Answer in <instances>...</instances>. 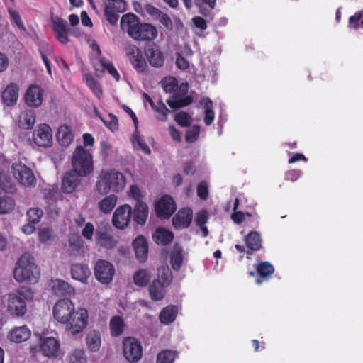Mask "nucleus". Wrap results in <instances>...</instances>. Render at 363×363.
<instances>
[{"label": "nucleus", "mask_w": 363, "mask_h": 363, "mask_svg": "<svg viewBox=\"0 0 363 363\" xmlns=\"http://www.w3.org/2000/svg\"><path fill=\"white\" fill-rule=\"evenodd\" d=\"M52 313L57 321L68 324V330L73 335L82 332L87 325L86 309L81 308L75 311L74 305L69 298L60 299L55 304Z\"/></svg>", "instance_id": "1"}, {"label": "nucleus", "mask_w": 363, "mask_h": 363, "mask_svg": "<svg viewBox=\"0 0 363 363\" xmlns=\"http://www.w3.org/2000/svg\"><path fill=\"white\" fill-rule=\"evenodd\" d=\"M121 27L130 38L138 41H152L158 34L155 26L148 23H141L139 18L132 13L122 16Z\"/></svg>", "instance_id": "2"}, {"label": "nucleus", "mask_w": 363, "mask_h": 363, "mask_svg": "<svg viewBox=\"0 0 363 363\" xmlns=\"http://www.w3.org/2000/svg\"><path fill=\"white\" fill-rule=\"evenodd\" d=\"M13 273L15 280L19 283L37 282L40 277V270L34 257L28 252L23 254L17 260Z\"/></svg>", "instance_id": "3"}, {"label": "nucleus", "mask_w": 363, "mask_h": 363, "mask_svg": "<svg viewBox=\"0 0 363 363\" xmlns=\"http://www.w3.org/2000/svg\"><path fill=\"white\" fill-rule=\"evenodd\" d=\"M125 184L126 179L123 174L115 169H111L101 172L96 188L100 194L104 195L111 191L116 193L121 191Z\"/></svg>", "instance_id": "4"}, {"label": "nucleus", "mask_w": 363, "mask_h": 363, "mask_svg": "<svg viewBox=\"0 0 363 363\" xmlns=\"http://www.w3.org/2000/svg\"><path fill=\"white\" fill-rule=\"evenodd\" d=\"M72 171L81 177H86L94 170V161L91 154L84 147L77 146L72 157Z\"/></svg>", "instance_id": "5"}, {"label": "nucleus", "mask_w": 363, "mask_h": 363, "mask_svg": "<svg viewBox=\"0 0 363 363\" xmlns=\"http://www.w3.org/2000/svg\"><path fill=\"white\" fill-rule=\"evenodd\" d=\"M123 353L128 362H138L143 356V347L140 342L133 337L124 338L123 341Z\"/></svg>", "instance_id": "6"}, {"label": "nucleus", "mask_w": 363, "mask_h": 363, "mask_svg": "<svg viewBox=\"0 0 363 363\" xmlns=\"http://www.w3.org/2000/svg\"><path fill=\"white\" fill-rule=\"evenodd\" d=\"M12 172L14 177L22 185L30 187L36 184V178L32 169L26 164L13 163L12 164Z\"/></svg>", "instance_id": "7"}, {"label": "nucleus", "mask_w": 363, "mask_h": 363, "mask_svg": "<svg viewBox=\"0 0 363 363\" xmlns=\"http://www.w3.org/2000/svg\"><path fill=\"white\" fill-rule=\"evenodd\" d=\"M94 274L100 283L109 284L113 279L115 268L111 262L104 259H99L94 266Z\"/></svg>", "instance_id": "8"}, {"label": "nucleus", "mask_w": 363, "mask_h": 363, "mask_svg": "<svg viewBox=\"0 0 363 363\" xmlns=\"http://www.w3.org/2000/svg\"><path fill=\"white\" fill-rule=\"evenodd\" d=\"M32 140L38 147H48L52 143V131L51 128L45 123L38 125L33 133Z\"/></svg>", "instance_id": "9"}, {"label": "nucleus", "mask_w": 363, "mask_h": 363, "mask_svg": "<svg viewBox=\"0 0 363 363\" xmlns=\"http://www.w3.org/2000/svg\"><path fill=\"white\" fill-rule=\"evenodd\" d=\"M132 216V208L128 204L118 206L112 216L113 225L120 230L128 227Z\"/></svg>", "instance_id": "10"}, {"label": "nucleus", "mask_w": 363, "mask_h": 363, "mask_svg": "<svg viewBox=\"0 0 363 363\" xmlns=\"http://www.w3.org/2000/svg\"><path fill=\"white\" fill-rule=\"evenodd\" d=\"M144 53L149 64L155 68L163 67L165 56L160 47L155 43L145 47Z\"/></svg>", "instance_id": "11"}, {"label": "nucleus", "mask_w": 363, "mask_h": 363, "mask_svg": "<svg viewBox=\"0 0 363 363\" xmlns=\"http://www.w3.org/2000/svg\"><path fill=\"white\" fill-rule=\"evenodd\" d=\"M176 204L169 195L163 196L155 205L157 216L162 218H169L175 211Z\"/></svg>", "instance_id": "12"}, {"label": "nucleus", "mask_w": 363, "mask_h": 363, "mask_svg": "<svg viewBox=\"0 0 363 363\" xmlns=\"http://www.w3.org/2000/svg\"><path fill=\"white\" fill-rule=\"evenodd\" d=\"M93 65L96 75L100 76L103 72L107 71L116 81H119L121 77L120 74L113 64L104 57H99L94 60Z\"/></svg>", "instance_id": "13"}, {"label": "nucleus", "mask_w": 363, "mask_h": 363, "mask_svg": "<svg viewBox=\"0 0 363 363\" xmlns=\"http://www.w3.org/2000/svg\"><path fill=\"white\" fill-rule=\"evenodd\" d=\"M128 57L138 72H143L147 67L146 60L142 51L135 45H130L127 52Z\"/></svg>", "instance_id": "14"}, {"label": "nucleus", "mask_w": 363, "mask_h": 363, "mask_svg": "<svg viewBox=\"0 0 363 363\" xmlns=\"http://www.w3.org/2000/svg\"><path fill=\"white\" fill-rule=\"evenodd\" d=\"M43 90L40 86L32 84L25 94L26 104L33 108H38L43 103Z\"/></svg>", "instance_id": "15"}, {"label": "nucleus", "mask_w": 363, "mask_h": 363, "mask_svg": "<svg viewBox=\"0 0 363 363\" xmlns=\"http://www.w3.org/2000/svg\"><path fill=\"white\" fill-rule=\"evenodd\" d=\"M81 176L74 171H67L61 183V190L63 193L71 194L75 191L81 182Z\"/></svg>", "instance_id": "16"}, {"label": "nucleus", "mask_w": 363, "mask_h": 363, "mask_svg": "<svg viewBox=\"0 0 363 363\" xmlns=\"http://www.w3.org/2000/svg\"><path fill=\"white\" fill-rule=\"evenodd\" d=\"M192 218L191 209L182 208L172 218V225L175 229L187 228L191 223Z\"/></svg>", "instance_id": "17"}, {"label": "nucleus", "mask_w": 363, "mask_h": 363, "mask_svg": "<svg viewBox=\"0 0 363 363\" xmlns=\"http://www.w3.org/2000/svg\"><path fill=\"white\" fill-rule=\"evenodd\" d=\"M51 26L57 39L61 43L66 44L69 42L67 21L56 16L51 19Z\"/></svg>", "instance_id": "18"}, {"label": "nucleus", "mask_w": 363, "mask_h": 363, "mask_svg": "<svg viewBox=\"0 0 363 363\" xmlns=\"http://www.w3.org/2000/svg\"><path fill=\"white\" fill-rule=\"evenodd\" d=\"M40 348L43 355L48 357H57L59 355L60 342L52 337L41 339Z\"/></svg>", "instance_id": "19"}, {"label": "nucleus", "mask_w": 363, "mask_h": 363, "mask_svg": "<svg viewBox=\"0 0 363 363\" xmlns=\"http://www.w3.org/2000/svg\"><path fill=\"white\" fill-rule=\"evenodd\" d=\"M135 257L140 262H145L148 256V242L143 235L137 236L133 241Z\"/></svg>", "instance_id": "20"}, {"label": "nucleus", "mask_w": 363, "mask_h": 363, "mask_svg": "<svg viewBox=\"0 0 363 363\" xmlns=\"http://www.w3.org/2000/svg\"><path fill=\"white\" fill-rule=\"evenodd\" d=\"M19 87L14 82L9 83L1 93V100L4 105L13 106L16 104L18 98Z\"/></svg>", "instance_id": "21"}, {"label": "nucleus", "mask_w": 363, "mask_h": 363, "mask_svg": "<svg viewBox=\"0 0 363 363\" xmlns=\"http://www.w3.org/2000/svg\"><path fill=\"white\" fill-rule=\"evenodd\" d=\"M8 311L11 314L22 316L27 311L26 303L21 297L10 295L8 300Z\"/></svg>", "instance_id": "22"}, {"label": "nucleus", "mask_w": 363, "mask_h": 363, "mask_svg": "<svg viewBox=\"0 0 363 363\" xmlns=\"http://www.w3.org/2000/svg\"><path fill=\"white\" fill-rule=\"evenodd\" d=\"M166 102L171 108L176 111L190 105L193 102V96L191 95L184 96L177 92L169 96Z\"/></svg>", "instance_id": "23"}, {"label": "nucleus", "mask_w": 363, "mask_h": 363, "mask_svg": "<svg viewBox=\"0 0 363 363\" xmlns=\"http://www.w3.org/2000/svg\"><path fill=\"white\" fill-rule=\"evenodd\" d=\"M31 335V331L26 326L15 327L8 334V339L15 343H21L27 341Z\"/></svg>", "instance_id": "24"}, {"label": "nucleus", "mask_w": 363, "mask_h": 363, "mask_svg": "<svg viewBox=\"0 0 363 363\" xmlns=\"http://www.w3.org/2000/svg\"><path fill=\"white\" fill-rule=\"evenodd\" d=\"M96 242L101 247L110 250L116 247L117 241L106 230L98 229L96 231Z\"/></svg>", "instance_id": "25"}, {"label": "nucleus", "mask_w": 363, "mask_h": 363, "mask_svg": "<svg viewBox=\"0 0 363 363\" xmlns=\"http://www.w3.org/2000/svg\"><path fill=\"white\" fill-rule=\"evenodd\" d=\"M72 277L82 283H86L91 275V271L86 264L75 263L71 266Z\"/></svg>", "instance_id": "26"}, {"label": "nucleus", "mask_w": 363, "mask_h": 363, "mask_svg": "<svg viewBox=\"0 0 363 363\" xmlns=\"http://www.w3.org/2000/svg\"><path fill=\"white\" fill-rule=\"evenodd\" d=\"M152 238L157 245L167 246L173 241L174 235L171 230L164 227H159L155 230Z\"/></svg>", "instance_id": "27"}, {"label": "nucleus", "mask_w": 363, "mask_h": 363, "mask_svg": "<svg viewBox=\"0 0 363 363\" xmlns=\"http://www.w3.org/2000/svg\"><path fill=\"white\" fill-rule=\"evenodd\" d=\"M133 220L138 225H144L148 216V207L145 203L142 201L136 202L133 211Z\"/></svg>", "instance_id": "28"}, {"label": "nucleus", "mask_w": 363, "mask_h": 363, "mask_svg": "<svg viewBox=\"0 0 363 363\" xmlns=\"http://www.w3.org/2000/svg\"><path fill=\"white\" fill-rule=\"evenodd\" d=\"M256 271L259 277L256 279V283L260 284L272 277L274 273V267L268 262H262L256 266Z\"/></svg>", "instance_id": "29"}, {"label": "nucleus", "mask_w": 363, "mask_h": 363, "mask_svg": "<svg viewBox=\"0 0 363 363\" xmlns=\"http://www.w3.org/2000/svg\"><path fill=\"white\" fill-rule=\"evenodd\" d=\"M245 242L247 247L251 252H257L262 247V239L257 231H250L245 238Z\"/></svg>", "instance_id": "30"}, {"label": "nucleus", "mask_w": 363, "mask_h": 363, "mask_svg": "<svg viewBox=\"0 0 363 363\" xmlns=\"http://www.w3.org/2000/svg\"><path fill=\"white\" fill-rule=\"evenodd\" d=\"M36 122V115L33 110H26L19 116L18 125L21 128L30 130Z\"/></svg>", "instance_id": "31"}, {"label": "nucleus", "mask_w": 363, "mask_h": 363, "mask_svg": "<svg viewBox=\"0 0 363 363\" xmlns=\"http://www.w3.org/2000/svg\"><path fill=\"white\" fill-rule=\"evenodd\" d=\"M183 261V247L177 242L174 245L173 250L170 255V263L172 269L175 271H179L182 267Z\"/></svg>", "instance_id": "32"}, {"label": "nucleus", "mask_w": 363, "mask_h": 363, "mask_svg": "<svg viewBox=\"0 0 363 363\" xmlns=\"http://www.w3.org/2000/svg\"><path fill=\"white\" fill-rule=\"evenodd\" d=\"M177 313V306L174 305H169L164 308L160 313V321L164 325H169L175 320Z\"/></svg>", "instance_id": "33"}, {"label": "nucleus", "mask_w": 363, "mask_h": 363, "mask_svg": "<svg viewBox=\"0 0 363 363\" xmlns=\"http://www.w3.org/2000/svg\"><path fill=\"white\" fill-rule=\"evenodd\" d=\"M167 286L161 283L160 279H154L149 286V293L152 300L161 301L165 296V287Z\"/></svg>", "instance_id": "34"}, {"label": "nucleus", "mask_w": 363, "mask_h": 363, "mask_svg": "<svg viewBox=\"0 0 363 363\" xmlns=\"http://www.w3.org/2000/svg\"><path fill=\"white\" fill-rule=\"evenodd\" d=\"M56 138L60 145L67 147L73 140V134L68 125H61L56 133Z\"/></svg>", "instance_id": "35"}, {"label": "nucleus", "mask_w": 363, "mask_h": 363, "mask_svg": "<svg viewBox=\"0 0 363 363\" xmlns=\"http://www.w3.org/2000/svg\"><path fill=\"white\" fill-rule=\"evenodd\" d=\"M125 323L122 317L115 315L112 317L109 322V329L111 336L118 337L124 331Z\"/></svg>", "instance_id": "36"}, {"label": "nucleus", "mask_w": 363, "mask_h": 363, "mask_svg": "<svg viewBox=\"0 0 363 363\" xmlns=\"http://www.w3.org/2000/svg\"><path fill=\"white\" fill-rule=\"evenodd\" d=\"M118 198L114 194H111L104 197L99 203L100 211L106 214L112 211L116 205Z\"/></svg>", "instance_id": "37"}, {"label": "nucleus", "mask_w": 363, "mask_h": 363, "mask_svg": "<svg viewBox=\"0 0 363 363\" xmlns=\"http://www.w3.org/2000/svg\"><path fill=\"white\" fill-rule=\"evenodd\" d=\"M83 80L96 96L99 98L102 95L103 91L99 82L91 74L84 73Z\"/></svg>", "instance_id": "38"}, {"label": "nucleus", "mask_w": 363, "mask_h": 363, "mask_svg": "<svg viewBox=\"0 0 363 363\" xmlns=\"http://www.w3.org/2000/svg\"><path fill=\"white\" fill-rule=\"evenodd\" d=\"M55 293L57 295L66 296L74 293V289L67 282L57 279L52 286Z\"/></svg>", "instance_id": "39"}, {"label": "nucleus", "mask_w": 363, "mask_h": 363, "mask_svg": "<svg viewBox=\"0 0 363 363\" xmlns=\"http://www.w3.org/2000/svg\"><path fill=\"white\" fill-rule=\"evenodd\" d=\"M151 274L147 269H139L133 274V283L140 287H144L147 285L150 281Z\"/></svg>", "instance_id": "40"}, {"label": "nucleus", "mask_w": 363, "mask_h": 363, "mask_svg": "<svg viewBox=\"0 0 363 363\" xmlns=\"http://www.w3.org/2000/svg\"><path fill=\"white\" fill-rule=\"evenodd\" d=\"M86 342L90 351H98L101 344L100 334L95 330L90 332L86 336Z\"/></svg>", "instance_id": "41"}, {"label": "nucleus", "mask_w": 363, "mask_h": 363, "mask_svg": "<svg viewBox=\"0 0 363 363\" xmlns=\"http://www.w3.org/2000/svg\"><path fill=\"white\" fill-rule=\"evenodd\" d=\"M15 201L10 196L0 197V214L10 213L15 208Z\"/></svg>", "instance_id": "42"}, {"label": "nucleus", "mask_w": 363, "mask_h": 363, "mask_svg": "<svg viewBox=\"0 0 363 363\" xmlns=\"http://www.w3.org/2000/svg\"><path fill=\"white\" fill-rule=\"evenodd\" d=\"M158 115L157 119L161 121H167L168 119V113L169 110L167 108L165 104L162 101V99H160L157 104L155 105V108H152Z\"/></svg>", "instance_id": "43"}, {"label": "nucleus", "mask_w": 363, "mask_h": 363, "mask_svg": "<svg viewBox=\"0 0 363 363\" xmlns=\"http://www.w3.org/2000/svg\"><path fill=\"white\" fill-rule=\"evenodd\" d=\"M177 355L176 351L163 350L157 356V363H173Z\"/></svg>", "instance_id": "44"}, {"label": "nucleus", "mask_w": 363, "mask_h": 363, "mask_svg": "<svg viewBox=\"0 0 363 363\" xmlns=\"http://www.w3.org/2000/svg\"><path fill=\"white\" fill-rule=\"evenodd\" d=\"M204 101V108H205V116L204 123L206 125H210L214 121L215 114L213 110V102L209 98L203 99Z\"/></svg>", "instance_id": "45"}, {"label": "nucleus", "mask_w": 363, "mask_h": 363, "mask_svg": "<svg viewBox=\"0 0 363 363\" xmlns=\"http://www.w3.org/2000/svg\"><path fill=\"white\" fill-rule=\"evenodd\" d=\"M157 279H160L161 283L166 285L167 286L170 284L172 281V273L168 266H162L157 270Z\"/></svg>", "instance_id": "46"}, {"label": "nucleus", "mask_w": 363, "mask_h": 363, "mask_svg": "<svg viewBox=\"0 0 363 363\" xmlns=\"http://www.w3.org/2000/svg\"><path fill=\"white\" fill-rule=\"evenodd\" d=\"M39 241L45 245H50L55 239L54 232L51 228H44L38 231Z\"/></svg>", "instance_id": "47"}, {"label": "nucleus", "mask_w": 363, "mask_h": 363, "mask_svg": "<svg viewBox=\"0 0 363 363\" xmlns=\"http://www.w3.org/2000/svg\"><path fill=\"white\" fill-rule=\"evenodd\" d=\"M360 26H363V10L356 12L348 20V28L350 29L357 30Z\"/></svg>", "instance_id": "48"}, {"label": "nucleus", "mask_w": 363, "mask_h": 363, "mask_svg": "<svg viewBox=\"0 0 363 363\" xmlns=\"http://www.w3.org/2000/svg\"><path fill=\"white\" fill-rule=\"evenodd\" d=\"M162 87L166 93H175V90L178 86L177 80L174 77H164L162 81Z\"/></svg>", "instance_id": "49"}, {"label": "nucleus", "mask_w": 363, "mask_h": 363, "mask_svg": "<svg viewBox=\"0 0 363 363\" xmlns=\"http://www.w3.org/2000/svg\"><path fill=\"white\" fill-rule=\"evenodd\" d=\"M174 121L181 127H189L192 122V118L187 112L180 111L174 115Z\"/></svg>", "instance_id": "50"}, {"label": "nucleus", "mask_w": 363, "mask_h": 363, "mask_svg": "<svg viewBox=\"0 0 363 363\" xmlns=\"http://www.w3.org/2000/svg\"><path fill=\"white\" fill-rule=\"evenodd\" d=\"M132 143L133 146L142 151L145 155H150L151 150L147 145L141 139L138 133H135L133 135Z\"/></svg>", "instance_id": "51"}, {"label": "nucleus", "mask_w": 363, "mask_h": 363, "mask_svg": "<svg viewBox=\"0 0 363 363\" xmlns=\"http://www.w3.org/2000/svg\"><path fill=\"white\" fill-rule=\"evenodd\" d=\"M43 214V211L39 208H31L27 212L28 220L33 224L38 223L41 220Z\"/></svg>", "instance_id": "52"}, {"label": "nucleus", "mask_w": 363, "mask_h": 363, "mask_svg": "<svg viewBox=\"0 0 363 363\" xmlns=\"http://www.w3.org/2000/svg\"><path fill=\"white\" fill-rule=\"evenodd\" d=\"M69 245L73 250L79 251L83 247V240L77 233L70 234L68 239Z\"/></svg>", "instance_id": "53"}, {"label": "nucleus", "mask_w": 363, "mask_h": 363, "mask_svg": "<svg viewBox=\"0 0 363 363\" xmlns=\"http://www.w3.org/2000/svg\"><path fill=\"white\" fill-rule=\"evenodd\" d=\"M71 363H86L87 358L84 350L76 349L70 356Z\"/></svg>", "instance_id": "54"}, {"label": "nucleus", "mask_w": 363, "mask_h": 363, "mask_svg": "<svg viewBox=\"0 0 363 363\" xmlns=\"http://www.w3.org/2000/svg\"><path fill=\"white\" fill-rule=\"evenodd\" d=\"M119 13H120L112 9L110 6H105L104 15L110 24L116 25L117 23L119 18Z\"/></svg>", "instance_id": "55"}, {"label": "nucleus", "mask_w": 363, "mask_h": 363, "mask_svg": "<svg viewBox=\"0 0 363 363\" xmlns=\"http://www.w3.org/2000/svg\"><path fill=\"white\" fill-rule=\"evenodd\" d=\"M106 6H110L118 13H123L126 9V2L124 0H108Z\"/></svg>", "instance_id": "56"}, {"label": "nucleus", "mask_w": 363, "mask_h": 363, "mask_svg": "<svg viewBox=\"0 0 363 363\" xmlns=\"http://www.w3.org/2000/svg\"><path fill=\"white\" fill-rule=\"evenodd\" d=\"M200 133V128L198 125H194L192 128L186 130L185 134V140L187 143H191L195 142Z\"/></svg>", "instance_id": "57"}, {"label": "nucleus", "mask_w": 363, "mask_h": 363, "mask_svg": "<svg viewBox=\"0 0 363 363\" xmlns=\"http://www.w3.org/2000/svg\"><path fill=\"white\" fill-rule=\"evenodd\" d=\"M9 16L12 21L16 23V25L18 26V28L25 32L26 30L25 26L23 23V21L21 20V17L18 11L16 10H13L12 9H9L8 10Z\"/></svg>", "instance_id": "58"}, {"label": "nucleus", "mask_w": 363, "mask_h": 363, "mask_svg": "<svg viewBox=\"0 0 363 363\" xmlns=\"http://www.w3.org/2000/svg\"><path fill=\"white\" fill-rule=\"evenodd\" d=\"M18 297H21L22 300L30 301L33 298V292L31 289L26 286H21L17 291V294H16Z\"/></svg>", "instance_id": "59"}, {"label": "nucleus", "mask_w": 363, "mask_h": 363, "mask_svg": "<svg viewBox=\"0 0 363 363\" xmlns=\"http://www.w3.org/2000/svg\"><path fill=\"white\" fill-rule=\"evenodd\" d=\"M208 186L205 181L199 183L197 186V195L202 200H206L208 197Z\"/></svg>", "instance_id": "60"}, {"label": "nucleus", "mask_w": 363, "mask_h": 363, "mask_svg": "<svg viewBox=\"0 0 363 363\" xmlns=\"http://www.w3.org/2000/svg\"><path fill=\"white\" fill-rule=\"evenodd\" d=\"M94 233V227L91 223L85 224L84 229L82 231V235L87 240H92Z\"/></svg>", "instance_id": "61"}, {"label": "nucleus", "mask_w": 363, "mask_h": 363, "mask_svg": "<svg viewBox=\"0 0 363 363\" xmlns=\"http://www.w3.org/2000/svg\"><path fill=\"white\" fill-rule=\"evenodd\" d=\"M157 20L161 24H162L167 29L172 28V21L167 13L162 11L160 14V16H158V18H157Z\"/></svg>", "instance_id": "62"}, {"label": "nucleus", "mask_w": 363, "mask_h": 363, "mask_svg": "<svg viewBox=\"0 0 363 363\" xmlns=\"http://www.w3.org/2000/svg\"><path fill=\"white\" fill-rule=\"evenodd\" d=\"M144 10L147 14H149L152 18L155 20H157L158 16H160V13L162 12L161 10L150 4L145 5Z\"/></svg>", "instance_id": "63"}, {"label": "nucleus", "mask_w": 363, "mask_h": 363, "mask_svg": "<svg viewBox=\"0 0 363 363\" xmlns=\"http://www.w3.org/2000/svg\"><path fill=\"white\" fill-rule=\"evenodd\" d=\"M301 175V170L290 169L285 173V179L289 182H294L298 179Z\"/></svg>", "instance_id": "64"}]
</instances>
